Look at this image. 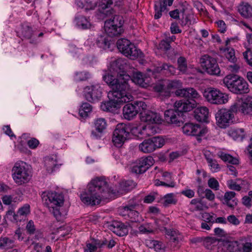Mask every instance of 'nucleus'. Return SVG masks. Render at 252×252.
Wrapping results in <instances>:
<instances>
[{"mask_svg": "<svg viewBox=\"0 0 252 252\" xmlns=\"http://www.w3.org/2000/svg\"><path fill=\"white\" fill-rule=\"evenodd\" d=\"M130 127L124 123L118 124L113 132L112 141L117 147H121L129 134Z\"/></svg>", "mask_w": 252, "mask_h": 252, "instance_id": "nucleus-10", "label": "nucleus"}, {"mask_svg": "<svg viewBox=\"0 0 252 252\" xmlns=\"http://www.w3.org/2000/svg\"><path fill=\"white\" fill-rule=\"evenodd\" d=\"M74 23L77 27L84 30L89 29L91 26L88 19L82 15H77L75 16Z\"/></svg>", "mask_w": 252, "mask_h": 252, "instance_id": "nucleus-28", "label": "nucleus"}, {"mask_svg": "<svg viewBox=\"0 0 252 252\" xmlns=\"http://www.w3.org/2000/svg\"><path fill=\"white\" fill-rule=\"evenodd\" d=\"M42 199L43 201H44V204L48 207L62 206L64 201L62 194L53 191L43 192L42 194Z\"/></svg>", "mask_w": 252, "mask_h": 252, "instance_id": "nucleus-14", "label": "nucleus"}, {"mask_svg": "<svg viewBox=\"0 0 252 252\" xmlns=\"http://www.w3.org/2000/svg\"><path fill=\"white\" fill-rule=\"evenodd\" d=\"M226 248L228 252H242V245L237 241L228 243Z\"/></svg>", "mask_w": 252, "mask_h": 252, "instance_id": "nucleus-39", "label": "nucleus"}, {"mask_svg": "<svg viewBox=\"0 0 252 252\" xmlns=\"http://www.w3.org/2000/svg\"><path fill=\"white\" fill-rule=\"evenodd\" d=\"M175 96L178 97H185L194 100L195 101L200 98V95L198 92L193 88L189 87L183 88L182 90H178L174 92Z\"/></svg>", "mask_w": 252, "mask_h": 252, "instance_id": "nucleus-19", "label": "nucleus"}, {"mask_svg": "<svg viewBox=\"0 0 252 252\" xmlns=\"http://www.w3.org/2000/svg\"><path fill=\"white\" fill-rule=\"evenodd\" d=\"M130 68L128 61L124 58H118L110 63L109 70L117 72L118 76L128 75L126 71Z\"/></svg>", "mask_w": 252, "mask_h": 252, "instance_id": "nucleus-15", "label": "nucleus"}, {"mask_svg": "<svg viewBox=\"0 0 252 252\" xmlns=\"http://www.w3.org/2000/svg\"><path fill=\"white\" fill-rule=\"evenodd\" d=\"M238 11L244 18H248L252 16V7L248 3H242L238 6Z\"/></svg>", "mask_w": 252, "mask_h": 252, "instance_id": "nucleus-30", "label": "nucleus"}, {"mask_svg": "<svg viewBox=\"0 0 252 252\" xmlns=\"http://www.w3.org/2000/svg\"><path fill=\"white\" fill-rule=\"evenodd\" d=\"M22 33L24 37L28 39H30L32 34V31L30 27L26 26L22 28Z\"/></svg>", "mask_w": 252, "mask_h": 252, "instance_id": "nucleus-59", "label": "nucleus"}, {"mask_svg": "<svg viewBox=\"0 0 252 252\" xmlns=\"http://www.w3.org/2000/svg\"><path fill=\"white\" fill-rule=\"evenodd\" d=\"M136 205H133V207H131L130 211L128 214V218L132 222H140V218L139 217V213L133 210Z\"/></svg>", "mask_w": 252, "mask_h": 252, "instance_id": "nucleus-49", "label": "nucleus"}, {"mask_svg": "<svg viewBox=\"0 0 252 252\" xmlns=\"http://www.w3.org/2000/svg\"><path fill=\"white\" fill-rule=\"evenodd\" d=\"M203 96L208 102L213 104H223L228 101V96L215 88L206 89Z\"/></svg>", "mask_w": 252, "mask_h": 252, "instance_id": "nucleus-9", "label": "nucleus"}, {"mask_svg": "<svg viewBox=\"0 0 252 252\" xmlns=\"http://www.w3.org/2000/svg\"><path fill=\"white\" fill-rule=\"evenodd\" d=\"M196 101L194 100H181L174 103V108L180 113L192 110L196 106Z\"/></svg>", "mask_w": 252, "mask_h": 252, "instance_id": "nucleus-20", "label": "nucleus"}, {"mask_svg": "<svg viewBox=\"0 0 252 252\" xmlns=\"http://www.w3.org/2000/svg\"><path fill=\"white\" fill-rule=\"evenodd\" d=\"M154 163V159L151 156L143 157V173L145 172L150 167L152 166Z\"/></svg>", "mask_w": 252, "mask_h": 252, "instance_id": "nucleus-51", "label": "nucleus"}, {"mask_svg": "<svg viewBox=\"0 0 252 252\" xmlns=\"http://www.w3.org/2000/svg\"><path fill=\"white\" fill-rule=\"evenodd\" d=\"M220 158L225 162H228L232 164H238L239 160L237 158H233L229 154L221 153L219 155Z\"/></svg>", "mask_w": 252, "mask_h": 252, "instance_id": "nucleus-46", "label": "nucleus"}, {"mask_svg": "<svg viewBox=\"0 0 252 252\" xmlns=\"http://www.w3.org/2000/svg\"><path fill=\"white\" fill-rule=\"evenodd\" d=\"M228 134L234 140L242 139L245 136L244 130L243 128H231L228 130Z\"/></svg>", "mask_w": 252, "mask_h": 252, "instance_id": "nucleus-35", "label": "nucleus"}, {"mask_svg": "<svg viewBox=\"0 0 252 252\" xmlns=\"http://www.w3.org/2000/svg\"><path fill=\"white\" fill-rule=\"evenodd\" d=\"M208 163H209V165L211 167L212 171L216 172L220 170V167L219 164L215 159L212 158H208Z\"/></svg>", "mask_w": 252, "mask_h": 252, "instance_id": "nucleus-56", "label": "nucleus"}, {"mask_svg": "<svg viewBox=\"0 0 252 252\" xmlns=\"http://www.w3.org/2000/svg\"><path fill=\"white\" fill-rule=\"evenodd\" d=\"M26 162L19 161L15 163L12 168V176L15 183L19 185L28 183L31 178V171Z\"/></svg>", "mask_w": 252, "mask_h": 252, "instance_id": "nucleus-7", "label": "nucleus"}, {"mask_svg": "<svg viewBox=\"0 0 252 252\" xmlns=\"http://www.w3.org/2000/svg\"><path fill=\"white\" fill-rule=\"evenodd\" d=\"M182 85L180 80H167L157 83L153 88L155 92L159 93L160 96L169 97L173 93L172 90L177 91L178 90H182Z\"/></svg>", "mask_w": 252, "mask_h": 252, "instance_id": "nucleus-5", "label": "nucleus"}, {"mask_svg": "<svg viewBox=\"0 0 252 252\" xmlns=\"http://www.w3.org/2000/svg\"><path fill=\"white\" fill-rule=\"evenodd\" d=\"M159 48L160 49L164 51H167L169 50L171 48V46L168 39H166V40H162L161 41L159 44Z\"/></svg>", "mask_w": 252, "mask_h": 252, "instance_id": "nucleus-61", "label": "nucleus"}, {"mask_svg": "<svg viewBox=\"0 0 252 252\" xmlns=\"http://www.w3.org/2000/svg\"><path fill=\"white\" fill-rule=\"evenodd\" d=\"M223 84L229 91L237 94H243L249 92V85L242 78L237 75L229 74L223 80Z\"/></svg>", "mask_w": 252, "mask_h": 252, "instance_id": "nucleus-4", "label": "nucleus"}, {"mask_svg": "<svg viewBox=\"0 0 252 252\" xmlns=\"http://www.w3.org/2000/svg\"><path fill=\"white\" fill-rule=\"evenodd\" d=\"M208 185L212 189L215 190L219 189V183L214 178H211L208 181Z\"/></svg>", "mask_w": 252, "mask_h": 252, "instance_id": "nucleus-58", "label": "nucleus"}, {"mask_svg": "<svg viewBox=\"0 0 252 252\" xmlns=\"http://www.w3.org/2000/svg\"><path fill=\"white\" fill-rule=\"evenodd\" d=\"M116 45L119 51L131 60L136 59L141 53V51L129 40L121 38L117 40Z\"/></svg>", "mask_w": 252, "mask_h": 252, "instance_id": "nucleus-8", "label": "nucleus"}, {"mask_svg": "<svg viewBox=\"0 0 252 252\" xmlns=\"http://www.w3.org/2000/svg\"><path fill=\"white\" fill-rule=\"evenodd\" d=\"M155 149L162 147L165 143L164 140L161 137L156 136L151 138Z\"/></svg>", "mask_w": 252, "mask_h": 252, "instance_id": "nucleus-53", "label": "nucleus"}, {"mask_svg": "<svg viewBox=\"0 0 252 252\" xmlns=\"http://www.w3.org/2000/svg\"><path fill=\"white\" fill-rule=\"evenodd\" d=\"M107 244L106 240H94L92 244H88L87 245V249L90 250L91 251L95 252L97 248H101Z\"/></svg>", "mask_w": 252, "mask_h": 252, "instance_id": "nucleus-36", "label": "nucleus"}, {"mask_svg": "<svg viewBox=\"0 0 252 252\" xmlns=\"http://www.w3.org/2000/svg\"><path fill=\"white\" fill-rule=\"evenodd\" d=\"M86 99L90 102L98 101L101 96V90L98 85L87 86L84 89Z\"/></svg>", "mask_w": 252, "mask_h": 252, "instance_id": "nucleus-18", "label": "nucleus"}, {"mask_svg": "<svg viewBox=\"0 0 252 252\" xmlns=\"http://www.w3.org/2000/svg\"><path fill=\"white\" fill-rule=\"evenodd\" d=\"M166 235L170 237L171 242L178 244L181 240L182 236L179 231L174 229H167L164 228Z\"/></svg>", "mask_w": 252, "mask_h": 252, "instance_id": "nucleus-33", "label": "nucleus"}, {"mask_svg": "<svg viewBox=\"0 0 252 252\" xmlns=\"http://www.w3.org/2000/svg\"><path fill=\"white\" fill-rule=\"evenodd\" d=\"M145 106H146V104L143 102V110L145 109ZM143 121L151 124H158L161 123V118L157 113L150 110H144L143 111Z\"/></svg>", "mask_w": 252, "mask_h": 252, "instance_id": "nucleus-23", "label": "nucleus"}, {"mask_svg": "<svg viewBox=\"0 0 252 252\" xmlns=\"http://www.w3.org/2000/svg\"><path fill=\"white\" fill-rule=\"evenodd\" d=\"M190 204L192 206L193 211H202L207 208L202 201L198 199H193L191 200Z\"/></svg>", "mask_w": 252, "mask_h": 252, "instance_id": "nucleus-40", "label": "nucleus"}, {"mask_svg": "<svg viewBox=\"0 0 252 252\" xmlns=\"http://www.w3.org/2000/svg\"><path fill=\"white\" fill-rule=\"evenodd\" d=\"M234 112L231 110V107L230 109H221L219 110L216 114V119L217 125L220 128H225L232 122V119L234 118Z\"/></svg>", "mask_w": 252, "mask_h": 252, "instance_id": "nucleus-12", "label": "nucleus"}, {"mask_svg": "<svg viewBox=\"0 0 252 252\" xmlns=\"http://www.w3.org/2000/svg\"><path fill=\"white\" fill-rule=\"evenodd\" d=\"M202 67L210 75H218L220 68L216 59L208 55L202 56L200 59Z\"/></svg>", "mask_w": 252, "mask_h": 252, "instance_id": "nucleus-11", "label": "nucleus"}, {"mask_svg": "<svg viewBox=\"0 0 252 252\" xmlns=\"http://www.w3.org/2000/svg\"><path fill=\"white\" fill-rule=\"evenodd\" d=\"M174 0H157L155 2V14L154 18L156 19L160 18L162 12L167 10V6L172 5Z\"/></svg>", "mask_w": 252, "mask_h": 252, "instance_id": "nucleus-21", "label": "nucleus"}, {"mask_svg": "<svg viewBox=\"0 0 252 252\" xmlns=\"http://www.w3.org/2000/svg\"><path fill=\"white\" fill-rule=\"evenodd\" d=\"M194 118L199 122H205L209 116V109L205 106L196 108L194 111Z\"/></svg>", "mask_w": 252, "mask_h": 252, "instance_id": "nucleus-27", "label": "nucleus"}, {"mask_svg": "<svg viewBox=\"0 0 252 252\" xmlns=\"http://www.w3.org/2000/svg\"><path fill=\"white\" fill-rule=\"evenodd\" d=\"M178 69L182 74H185L188 71L187 61L183 57H180L177 60Z\"/></svg>", "mask_w": 252, "mask_h": 252, "instance_id": "nucleus-41", "label": "nucleus"}, {"mask_svg": "<svg viewBox=\"0 0 252 252\" xmlns=\"http://www.w3.org/2000/svg\"><path fill=\"white\" fill-rule=\"evenodd\" d=\"M62 206H54L48 207L50 212L53 214L57 220H60L61 217V213L60 211V207Z\"/></svg>", "mask_w": 252, "mask_h": 252, "instance_id": "nucleus-55", "label": "nucleus"}, {"mask_svg": "<svg viewBox=\"0 0 252 252\" xmlns=\"http://www.w3.org/2000/svg\"><path fill=\"white\" fill-rule=\"evenodd\" d=\"M142 106L141 101H135L134 104L127 103L125 105L123 109V114L125 119L130 120L133 119L140 110Z\"/></svg>", "mask_w": 252, "mask_h": 252, "instance_id": "nucleus-17", "label": "nucleus"}, {"mask_svg": "<svg viewBox=\"0 0 252 252\" xmlns=\"http://www.w3.org/2000/svg\"><path fill=\"white\" fill-rule=\"evenodd\" d=\"M162 180L156 179L155 181L156 186H162L167 188H174L175 186V182L172 177L171 173L168 172H162L161 173Z\"/></svg>", "mask_w": 252, "mask_h": 252, "instance_id": "nucleus-22", "label": "nucleus"}, {"mask_svg": "<svg viewBox=\"0 0 252 252\" xmlns=\"http://www.w3.org/2000/svg\"><path fill=\"white\" fill-rule=\"evenodd\" d=\"M94 126L95 130L98 133H96L95 131H92V135L96 139L100 138L101 133L106 129L107 126V123L104 118H97L94 121Z\"/></svg>", "mask_w": 252, "mask_h": 252, "instance_id": "nucleus-26", "label": "nucleus"}, {"mask_svg": "<svg viewBox=\"0 0 252 252\" xmlns=\"http://www.w3.org/2000/svg\"><path fill=\"white\" fill-rule=\"evenodd\" d=\"M130 131L133 135L140 138L139 135H141L142 134V126L140 124L138 126L135 125L132 127H130Z\"/></svg>", "mask_w": 252, "mask_h": 252, "instance_id": "nucleus-57", "label": "nucleus"}, {"mask_svg": "<svg viewBox=\"0 0 252 252\" xmlns=\"http://www.w3.org/2000/svg\"><path fill=\"white\" fill-rule=\"evenodd\" d=\"M227 185L230 189L240 191L241 189V187L237 184L235 182L232 180L227 181Z\"/></svg>", "mask_w": 252, "mask_h": 252, "instance_id": "nucleus-63", "label": "nucleus"}, {"mask_svg": "<svg viewBox=\"0 0 252 252\" xmlns=\"http://www.w3.org/2000/svg\"><path fill=\"white\" fill-rule=\"evenodd\" d=\"M162 70L166 71L165 73L169 75H175L176 73V68L171 64L164 63L161 66L157 67L154 71L152 72L154 75V72H159Z\"/></svg>", "mask_w": 252, "mask_h": 252, "instance_id": "nucleus-31", "label": "nucleus"}, {"mask_svg": "<svg viewBox=\"0 0 252 252\" xmlns=\"http://www.w3.org/2000/svg\"><path fill=\"white\" fill-rule=\"evenodd\" d=\"M180 113L175 108L167 110L164 113L165 119L168 123L174 124L176 126H180L183 122L179 119Z\"/></svg>", "mask_w": 252, "mask_h": 252, "instance_id": "nucleus-24", "label": "nucleus"}, {"mask_svg": "<svg viewBox=\"0 0 252 252\" xmlns=\"http://www.w3.org/2000/svg\"><path fill=\"white\" fill-rule=\"evenodd\" d=\"M132 81L135 84L142 86V73L140 71H133Z\"/></svg>", "mask_w": 252, "mask_h": 252, "instance_id": "nucleus-54", "label": "nucleus"}, {"mask_svg": "<svg viewBox=\"0 0 252 252\" xmlns=\"http://www.w3.org/2000/svg\"><path fill=\"white\" fill-rule=\"evenodd\" d=\"M108 228L114 233L120 236L126 235L128 232L127 225L120 221H113L108 225Z\"/></svg>", "mask_w": 252, "mask_h": 252, "instance_id": "nucleus-25", "label": "nucleus"}, {"mask_svg": "<svg viewBox=\"0 0 252 252\" xmlns=\"http://www.w3.org/2000/svg\"><path fill=\"white\" fill-rule=\"evenodd\" d=\"M26 230L27 233L30 235H33L35 232V227L33 221L32 220H30L26 225Z\"/></svg>", "mask_w": 252, "mask_h": 252, "instance_id": "nucleus-60", "label": "nucleus"}, {"mask_svg": "<svg viewBox=\"0 0 252 252\" xmlns=\"http://www.w3.org/2000/svg\"><path fill=\"white\" fill-rule=\"evenodd\" d=\"M104 29L108 35L111 37L120 35L122 32L121 28L116 27L112 25V23L105 22L104 23Z\"/></svg>", "mask_w": 252, "mask_h": 252, "instance_id": "nucleus-29", "label": "nucleus"}, {"mask_svg": "<svg viewBox=\"0 0 252 252\" xmlns=\"http://www.w3.org/2000/svg\"><path fill=\"white\" fill-rule=\"evenodd\" d=\"M225 55L228 61L232 63H235L237 61V59L235 57V51L233 48H226L224 50Z\"/></svg>", "mask_w": 252, "mask_h": 252, "instance_id": "nucleus-45", "label": "nucleus"}, {"mask_svg": "<svg viewBox=\"0 0 252 252\" xmlns=\"http://www.w3.org/2000/svg\"><path fill=\"white\" fill-rule=\"evenodd\" d=\"M231 110L234 112L239 111L244 115L252 116V96H248L238 100L231 106Z\"/></svg>", "mask_w": 252, "mask_h": 252, "instance_id": "nucleus-13", "label": "nucleus"}, {"mask_svg": "<svg viewBox=\"0 0 252 252\" xmlns=\"http://www.w3.org/2000/svg\"><path fill=\"white\" fill-rule=\"evenodd\" d=\"M122 3V0H100L98 7L100 12L106 17H111L105 22L112 23L116 27L122 28L124 23L123 18L122 16L115 14V11L111 7L113 5L120 6Z\"/></svg>", "mask_w": 252, "mask_h": 252, "instance_id": "nucleus-3", "label": "nucleus"}, {"mask_svg": "<svg viewBox=\"0 0 252 252\" xmlns=\"http://www.w3.org/2000/svg\"><path fill=\"white\" fill-rule=\"evenodd\" d=\"M205 197L209 201H213L215 198V195L213 191L210 189H206L204 191Z\"/></svg>", "mask_w": 252, "mask_h": 252, "instance_id": "nucleus-64", "label": "nucleus"}, {"mask_svg": "<svg viewBox=\"0 0 252 252\" xmlns=\"http://www.w3.org/2000/svg\"><path fill=\"white\" fill-rule=\"evenodd\" d=\"M4 219H7L12 222L21 221V218L18 216L17 213L16 214L12 209H10L7 211Z\"/></svg>", "mask_w": 252, "mask_h": 252, "instance_id": "nucleus-50", "label": "nucleus"}, {"mask_svg": "<svg viewBox=\"0 0 252 252\" xmlns=\"http://www.w3.org/2000/svg\"><path fill=\"white\" fill-rule=\"evenodd\" d=\"M92 110L91 105L88 103H84L79 109V113L82 117H86Z\"/></svg>", "mask_w": 252, "mask_h": 252, "instance_id": "nucleus-47", "label": "nucleus"}, {"mask_svg": "<svg viewBox=\"0 0 252 252\" xmlns=\"http://www.w3.org/2000/svg\"><path fill=\"white\" fill-rule=\"evenodd\" d=\"M120 94L118 96L108 97L109 101L101 103V109L104 111L113 112L119 108L121 104L132 100V96L130 94L120 93Z\"/></svg>", "mask_w": 252, "mask_h": 252, "instance_id": "nucleus-6", "label": "nucleus"}, {"mask_svg": "<svg viewBox=\"0 0 252 252\" xmlns=\"http://www.w3.org/2000/svg\"><path fill=\"white\" fill-rule=\"evenodd\" d=\"M158 127L153 124H148L143 126V135L146 136L154 135L158 132Z\"/></svg>", "mask_w": 252, "mask_h": 252, "instance_id": "nucleus-34", "label": "nucleus"}, {"mask_svg": "<svg viewBox=\"0 0 252 252\" xmlns=\"http://www.w3.org/2000/svg\"><path fill=\"white\" fill-rule=\"evenodd\" d=\"M131 171L136 174H140L142 172V161L139 159L133 162L131 166Z\"/></svg>", "mask_w": 252, "mask_h": 252, "instance_id": "nucleus-48", "label": "nucleus"}, {"mask_svg": "<svg viewBox=\"0 0 252 252\" xmlns=\"http://www.w3.org/2000/svg\"><path fill=\"white\" fill-rule=\"evenodd\" d=\"M183 132L188 135L197 136V140H201L198 137L204 135L207 132L206 128L202 127L198 125H194L192 123H186L182 127Z\"/></svg>", "mask_w": 252, "mask_h": 252, "instance_id": "nucleus-16", "label": "nucleus"}, {"mask_svg": "<svg viewBox=\"0 0 252 252\" xmlns=\"http://www.w3.org/2000/svg\"><path fill=\"white\" fill-rule=\"evenodd\" d=\"M161 201L163 206L167 207L172 204H176L177 202V199L174 193H170L165 195L161 199Z\"/></svg>", "mask_w": 252, "mask_h": 252, "instance_id": "nucleus-32", "label": "nucleus"}, {"mask_svg": "<svg viewBox=\"0 0 252 252\" xmlns=\"http://www.w3.org/2000/svg\"><path fill=\"white\" fill-rule=\"evenodd\" d=\"M130 79L131 77L129 75H117L116 78L109 72H106L103 75V80L112 90L109 92L108 97L118 96L120 95V93L129 94L128 81Z\"/></svg>", "mask_w": 252, "mask_h": 252, "instance_id": "nucleus-2", "label": "nucleus"}, {"mask_svg": "<svg viewBox=\"0 0 252 252\" xmlns=\"http://www.w3.org/2000/svg\"><path fill=\"white\" fill-rule=\"evenodd\" d=\"M44 161L47 171L52 173L57 165L56 160L53 158L47 157Z\"/></svg>", "mask_w": 252, "mask_h": 252, "instance_id": "nucleus-38", "label": "nucleus"}, {"mask_svg": "<svg viewBox=\"0 0 252 252\" xmlns=\"http://www.w3.org/2000/svg\"><path fill=\"white\" fill-rule=\"evenodd\" d=\"M136 186V183L132 180L122 181L120 183V188L122 190L128 191L132 189Z\"/></svg>", "mask_w": 252, "mask_h": 252, "instance_id": "nucleus-37", "label": "nucleus"}, {"mask_svg": "<svg viewBox=\"0 0 252 252\" xmlns=\"http://www.w3.org/2000/svg\"><path fill=\"white\" fill-rule=\"evenodd\" d=\"M96 43L98 47L105 50L110 48V43L104 36L98 37L96 40Z\"/></svg>", "mask_w": 252, "mask_h": 252, "instance_id": "nucleus-42", "label": "nucleus"}, {"mask_svg": "<svg viewBox=\"0 0 252 252\" xmlns=\"http://www.w3.org/2000/svg\"><path fill=\"white\" fill-rule=\"evenodd\" d=\"M30 212V206L28 204H25L23 206L19 209L17 214L19 218H21V221L25 219L27 216Z\"/></svg>", "mask_w": 252, "mask_h": 252, "instance_id": "nucleus-43", "label": "nucleus"}, {"mask_svg": "<svg viewBox=\"0 0 252 252\" xmlns=\"http://www.w3.org/2000/svg\"><path fill=\"white\" fill-rule=\"evenodd\" d=\"M202 219L206 222L213 224L215 222L214 218L208 213H203L201 215Z\"/></svg>", "mask_w": 252, "mask_h": 252, "instance_id": "nucleus-62", "label": "nucleus"}, {"mask_svg": "<svg viewBox=\"0 0 252 252\" xmlns=\"http://www.w3.org/2000/svg\"><path fill=\"white\" fill-rule=\"evenodd\" d=\"M90 77V73L87 71H80L76 72L75 79L77 81H83L87 80Z\"/></svg>", "mask_w": 252, "mask_h": 252, "instance_id": "nucleus-52", "label": "nucleus"}, {"mask_svg": "<svg viewBox=\"0 0 252 252\" xmlns=\"http://www.w3.org/2000/svg\"><path fill=\"white\" fill-rule=\"evenodd\" d=\"M155 150L154 145H153L151 138L145 140L143 141V152L151 153L154 151Z\"/></svg>", "mask_w": 252, "mask_h": 252, "instance_id": "nucleus-44", "label": "nucleus"}, {"mask_svg": "<svg viewBox=\"0 0 252 252\" xmlns=\"http://www.w3.org/2000/svg\"><path fill=\"white\" fill-rule=\"evenodd\" d=\"M111 194L107 182L102 178H96L92 180L87 189L81 193L80 199L84 204L94 206L108 199Z\"/></svg>", "mask_w": 252, "mask_h": 252, "instance_id": "nucleus-1", "label": "nucleus"}]
</instances>
